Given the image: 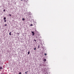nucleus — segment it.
Masks as SVG:
<instances>
[{
	"instance_id": "1",
	"label": "nucleus",
	"mask_w": 74,
	"mask_h": 74,
	"mask_svg": "<svg viewBox=\"0 0 74 74\" xmlns=\"http://www.w3.org/2000/svg\"><path fill=\"white\" fill-rule=\"evenodd\" d=\"M42 71H44H44H47V69H46V67H44V68H42Z\"/></svg>"
},
{
	"instance_id": "2",
	"label": "nucleus",
	"mask_w": 74,
	"mask_h": 74,
	"mask_svg": "<svg viewBox=\"0 0 74 74\" xmlns=\"http://www.w3.org/2000/svg\"><path fill=\"white\" fill-rule=\"evenodd\" d=\"M44 73L45 74H48V72H47V71H44Z\"/></svg>"
},
{
	"instance_id": "3",
	"label": "nucleus",
	"mask_w": 74,
	"mask_h": 74,
	"mask_svg": "<svg viewBox=\"0 0 74 74\" xmlns=\"http://www.w3.org/2000/svg\"><path fill=\"white\" fill-rule=\"evenodd\" d=\"M32 33V36H34V32H31Z\"/></svg>"
},
{
	"instance_id": "4",
	"label": "nucleus",
	"mask_w": 74,
	"mask_h": 74,
	"mask_svg": "<svg viewBox=\"0 0 74 74\" xmlns=\"http://www.w3.org/2000/svg\"><path fill=\"white\" fill-rule=\"evenodd\" d=\"M43 61H44V62H46V61H47V60H46V59H45L43 60Z\"/></svg>"
},
{
	"instance_id": "5",
	"label": "nucleus",
	"mask_w": 74,
	"mask_h": 74,
	"mask_svg": "<svg viewBox=\"0 0 74 74\" xmlns=\"http://www.w3.org/2000/svg\"><path fill=\"white\" fill-rule=\"evenodd\" d=\"M43 66H46L47 65L45 64L44 63V64H43Z\"/></svg>"
},
{
	"instance_id": "6",
	"label": "nucleus",
	"mask_w": 74,
	"mask_h": 74,
	"mask_svg": "<svg viewBox=\"0 0 74 74\" xmlns=\"http://www.w3.org/2000/svg\"><path fill=\"white\" fill-rule=\"evenodd\" d=\"M11 32H10V33H9V35H10V36H11Z\"/></svg>"
},
{
	"instance_id": "7",
	"label": "nucleus",
	"mask_w": 74,
	"mask_h": 74,
	"mask_svg": "<svg viewBox=\"0 0 74 74\" xmlns=\"http://www.w3.org/2000/svg\"><path fill=\"white\" fill-rule=\"evenodd\" d=\"M22 20L23 21H25V19L24 18H23L22 19Z\"/></svg>"
},
{
	"instance_id": "8",
	"label": "nucleus",
	"mask_w": 74,
	"mask_h": 74,
	"mask_svg": "<svg viewBox=\"0 0 74 74\" xmlns=\"http://www.w3.org/2000/svg\"><path fill=\"white\" fill-rule=\"evenodd\" d=\"M40 66H42V64L41 63L40 64Z\"/></svg>"
},
{
	"instance_id": "9",
	"label": "nucleus",
	"mask_w": 74,
	"mask_h": 74,
	"mask_svg": "<svg viewBox=\"0 0 74 74\" xmlns=\"http://www.w3.org/2000/svg\"><path fill=\"white\" fill-rule=\"evenodd\" d=\"M30 54V51H28V55H29Z\"/></svg>"
},
{
	"instance_id": "10",
	"label": "nucleus",
	"mask_w": 74,
	"mask_h": 74,
	"mask_svg": "<svg viewBox=\"0 0 74 74\" xmlns=\"http://www.w3.org/2000/svg\"><path fill=\"white\" fill-rule=\"evenodd\" d=\"M4 20H5V19H6V18H5V17H4Z\"/></svg>"
},
{
	"instance_id": "11",
	"label": "nucleus",
	"mask_w": 74,
	"mask_h": 74,
	"mask_svg": "<svg viewBox=\"0 0 74 74\" xmlns=\"http://www.w3.org/2000/svg\"><path fill=\"white\" fill-rule=\"evenodd\" d=\"M27 73H28V71H27V72H25V74H27Z\"/></svg>"
},
{
	"instance_id": "12",
	"label": "nucleus",
	"mask_w": 74,
	"mask_h": 74,
	"mask_svg": "<svg viewBox=\"0 0 74 74\" xmlns=\"http://www.w3.org/2000/svg\"><path fill=\"white\" fill-rule=\"evenodd\" d=\"M45 56H46L47 55V54H46V53H45Z\"/></svg>"
},
{
	"instance_id": "13",
	"label": "nucleus",
	"mask_w": 74,
	"mask_h": 74,
	"mask_svg": "<svg viewBox=\"0 0 74 74\" xmlns=\"http://www.w3.org/2000/svg\"><path fill=\"white\" fill-rule=\"evenodd\" d=\"M0 69H2V67H0Z\"/></svg>"
},
{
	"instance_id": "14",
	"label": "nucleus",
	"mask_w": 74,
	"mask_h": 74,
	"mask_svg": "<svg viewBox=\"0 0 74 74\" xmlns=\"http://www.w3.org/2000/svg\"><path fill=\"white\" fill-rule=\"evenodd\" d=\"M36 47H35L34 49V50H36Z\"/></svg>"
},
{
	"instance_id": "15",
	"label": "nucleus",
	"mask_w": 74,
	"mask_h": 74,
	"mask_svg": "<svg viewBox=\"0 0 74 74\" xmlns=\"http://www.w3.org/2000/svg\"><path fill=\"white\" fill-rule=\"evenodd\" d=\"M6 21H6V20H5L4 21L5 22H6Z\"/></svg>"
},
{
	"instance_id": "16",
	"label": "nucleus",
	"mask_w": 74,
	"mask_h": 74,
	"mask_svg": "<svg viewBox=\"0 0 74 74\" xmlns=\"http://www.w3.org/2000/svg\"><path fill=\"white\" fill-rule=\"evenodd\" d=\"M33 26V25L32 24H31V26Z\"/></svg>"
},
{
	"instance_id": "17",
	"label": "nucleus",
	"mask_w": 74,
	"mask_h": 74,
	"mask_svg": "<svg viewBox=\"0 0 74 74\" xmlns=\"http://www.w3.org/2000/svg\"><path fill=\"white\" fill-rule=\"evenodd\" d=\"M9 15H10V16H11V15L10 14H9Z\"/></svg>"
},
{
	"instance_id": "18",
	"label": "nucleus",
	"mask_w": 74,
	"mask_h": 74,
	"mask_svg": "<svg viewBox=\"0 0 74 74\" xmlns=\"http://www.w3.org/2000/svg\"><path fill=\"white\" fill-rule=\"evenodd\" d=\"M18 74H21V72H20Z\"/></svg>"
},
{
	"instance_id": "19",
	"label": "nucleus",
	"mask_w": 74,
	"mask_h": 74,
	"mask_svg": "<svg viewBox=\"0 0 74 74\" xmlns=\"http://www.w3.org/2000/svg\"><path fill=\"white\" fill-rule=\"evenodd\" d=\"M5 10H3V11H4V12H5Z\"/></svg>"
},
{
	"instance_id": "20",
	"label": "nucleus",
	"mask_w": 74,
	"mask_h": 74,
	"mask_svg": "<svg viewBox=\"0 0 74 74\" xmlns=\"http://www.w3.org/2000/svg\"><path fill=\"white\" fill-rule=\"evenodd\" d=\"M5 26H7V24H5Z\"/></svg>"
},
{
	"instance_id": "21",
	"label": "nucleus",
	"mask_w": 74,
	"mask_h": 74,
	"mask_svg": "<svg viewBox=\"0 0 74 74\" xmlns=\"http://www.w3.org/2000/svg\"><path fill=\"white\" fill-rule=\"evenodd\" d=\"M38 47V48H40V47Z\"/></svg>"
},
{
	"instance_id": "22",
	"label": "nucleus",
	"mask_w": 74,
	"mask_h": 74,
	"mask_svg": "<svg viewBox=\"0 0 74 74\" xmlns=\"http://www.w3.org/2000/svg\"><path fill=\"white\" fill-rule=\"evenodd\" d=\"M19 34V33H17V34Z\"/></svg>"
},
{
	"instance_id": "23",
	"label": "nucleus",
	"mask_w": 74,
	"mask_h": 74,
	"mask_svg": "<svg viewBox=\"0 0 74 74\" xmlns=\"http://www.w3.org/2000/svg\"><path fill=\"white\" fill-rule=\"evenodd\" d=\"M21 1H22V0H21Z\"/></svg>"
},
{
	"instance_id": "24",
	"label": "nucleus",
	"mask_w": 74,
	"mask_h": 74,
	"mask_svg": "<svg viewBox=\"0 0 74 74\" xmlns=\"http://www.w3.org/2000/svg\"><path fill=\"white\" fill-rule=\"evenodd\" d=\"M35 40V41H36V40Z\"/></svg>"
}]
</instances>
